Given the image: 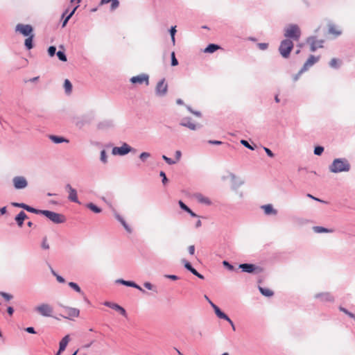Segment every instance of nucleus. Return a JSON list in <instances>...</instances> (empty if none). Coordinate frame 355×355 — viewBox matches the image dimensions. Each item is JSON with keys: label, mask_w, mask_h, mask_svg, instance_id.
Segmentation results:
<instances>
[{"label": "nucleus", "mask_w": 355, "mask_h": 355, "mask_svg": "<svg viewBox=\"0 0 355 355\" xmlns=\"http://www.w3.org/2000/svg\"><path fill=\"white\" fill-rule=\"evenodd\" d=\"M35 311L44 317H52L53 309L49 304H41L35 308Z\"/></svg>", "instance_id": "0eeeda50"}, {"label": "nucleus", "mask_w": 355, "mask_h": 355, "mask_svg": "<svg viewBox=\"0 0 355 355\" xmlns=\"http://www.w3.org/2000/svg\"><path fill=\"white\" fill-rule=\"evenodd\" d=\"M135 153L136 149L132 148L130 145L126 143H123L121 146L114 147L112 150V154L114 155L124 156L129 153Z\"/></svg>", "instance_id": "39448f33"}, {"label": "nucleus", "mask_w": 355, "mask_h": 355, "mask_svg": "<svg viewBox=\"0 0 355 355\" xmlns=\"http://www.w3.org/2000/svg\"><path fill=\"white\" fill-rule=\"evenodd\" d=\"M103 305L107 307L111 308L116 311H119L121 315H122L124 317H127V313L125 309L121 306L119 305L118 304L106 301L103 303Z\"/></svg>", "instance_id": "f3484780"}, {"label": "nucleus", "mask_w": 355, "mask_h": 355, "mask_svg": "<svg viewBox=\"0 0 355 355\" xmlns=\"http://www.w3.org/2000/svg\"><path fill=\"white\" fill-rule=\"evenodd\" d=\"M69 341H70L69 335H66L65 336H64L59 343V349H58L64 352Z\"/></svg>", "instance_id": "c85d7f7f"}, {"label": "nucleus", "mask_w": 355, "mask_h": 355, "mask_svg": "<svg viewBox=\"0 0 355 355\" xmlns=\"http://www.w3.org/2000/svg\"><path fill=\"white\" fill-rule=\"evenodd\" d=\"M78 7V6H76V7H74L72 10L69 12V9H66L64 10V12L62 14V27L64 28V26H66V25L67 24L69 20L71 19V17L73 16V15L74 14V12H76L77 8Z\"/></svg>", "instance_id": "a211bd4d"}, {"label": "nucleus", "mask_w": 355, "mask_h": 355, "mask_svg": "<svg viewBox=\"0 0 355 355\" xmlns=\"http://www.w3.org/2000/svg\"><path fill=\"white\" fill-rule=\"evenodd\" d=\"M210 305L213 308L215 314L220 319H223L225 318H227V315L217 305H216L213 302H210Z\"/></svg>", "instance_id": "393cba45"}, {"label": "nucleus", "mask_w": 355, "mask_h": 355, "mask_svg": "<svg viewBox=\"0 0 355 355\" xmlns=\"http://www.w3.org/2000/svg\"><path fill=\"white\" fill-rule=\"evenodd\" d=\"M207 142L211 145H220L223 144L221 141L218 140H209Z\"/></svg>", "instance_id": "e2e57ef3"}, {"label": "nucleus", "mask_w": 355, "mask_h": 355, "mask_svg": "<svg viewBox=\"0 0 355 355\" xmlns=\"http://www.w3.org/2000/svg\"><path fill=\"white\" fill-rule=\"evenodd\" d=\"M0 296L3 297V299L8 302L11 300L13 298L12 295L6 293V292H3V291H0Z\"/></svg>", "instance_id": "a18cd8bd"}, {"label": "nucleus", "mask_w": 355, "mask_h": 355, "mask_svg": "<svg viewBox=\"0 0 355 355\" xmlns=\"http://www.w3.org/2000/svg\"><path fill=\"white\" fill-rule=\"evenodd\" d=\"M65 310V312L67 315H62V317L66 319L72 320L73 318H77L80 315V310L76 308H73L70 306H62Z\"/></svg>", "instance_id": "ddd939ff"}, {"label": "nucleus", "mask_w": 355, "mask_h": 355, "mask_svg": "<svg viewBox=\"0 0 355 355\" xmlns=\"http://www.w3.org/2000/svg\"><path fill=\"white\" fill-rule=\"evenodd\" d=\"M55 277H56V279L59 283H65V279L62 276L57 274Z\"/></svg>", "instance_id": "0e129e2a"}, {"label": "nucleus", "mask_w": 355, "mask_h": 355, "mask_svg": "<svg viewBox=\"0 0 355 355\" xmlns=\"http://www.w3.org/2000/svg\"><path fill=\"white\" fill-rule=\"evenodd\" d=\"M339 310H340V311L343 312L344 313H345V314H346L347 315H348L349 318H352V319L355 318V315H354L353 313H352V312L349 311H348L347 309H345V307H343V306H340L339 307Z\"/></svg>", "instance_id": "49530a36"}, {"label": "nucleus", "mask_w": 355, "mask_h": 355, "mask_svg": "<svg viewBox=\"0 0 355 355\" xmlns=\"http://www.w3.org/2000/svg\"><path fill=\"white\" fill-rule=\"evenodd\" d=\"M182 263H183L184 265V267L188 270L190 272H191L192 274L196 270L193 267V266L191 265V263L188 261L187 260H186L185 259H182Z\"/></svg>", "instance_id": "f704fd0d"}, {"label": "nucleus", "mask_w": 355, "mask_h": 355, "mask_svg": "<svg viewBox=\"0 0 355 355\" xmlns=\"http://www.w3.org/2000/svg\"><path fill=\"white\" fill-rule=\"evenodd\" d=\"M116 283L124 285L125 286L137 288L143 293L146 292L145 290H144L139 285H138L133 281H128L123 279H118L116 280Z\"/></svg>", "instance_id": "6ab92c4d"}, {"label": "nucleus", "mask_w": 355, "mask_h": 355, "mask_svg": "<svg viewBox=\"0 0 355 355\" xmlns=\"http://www.w3.org/2000/svg\"><path fill=\"white\" fill-rule=\"evenodd\" d=\"M175 161H176V162H178V161L180 159V158H181V156H182V153H181V151H180V150H176V151H175Z\"/></svg>", "instance_id": "774afa93"}, {"label": "nucleus", "mask_w": 355, "mask_h": 355, "mask_svg": "<svg viewBox=\"0 0 355 355\" xmlns=\"http://www.w3.org/2000/svg\"><path fill=\"white\" fill-rule=\"evenodd\" d=\"M162 158L169 165H173V164H175L176 163V161H175L174 159H171L170 157H168L165 155H163L162 156Z\"/></svg>", "instance_id": "864d4df0"}, {"label": "nucleus", "mask_w": 355, "mask_h": 355, "mask_svg": "<svg viewBox=\"0 0 355 355\" xmlns=\"http://www.w3.org/2000/svg\"><path fill=\"white\" fill-rule=\"evenodd\" d=\"M258 288L261 295L265 297H270L274 295V292L269 288H263L260 286H259Z\"/></svg>", "instance_id": "2f4dec72"}, {"label": "nucleus", "mask_w": 355, "mask_h": 355, "mask_svg": "<svg viewBox=\"0 0 355 355\" xmlns=\"http://www.w3.org/2000/svg\"><path fill=\"white\" fill-rule=\"evenodd\" d=\"M25 331L28 334H36L35 328L33 327H28L25 329Z\"/></svg>", "instance_id": "69168bd1"}, {"label": "nucleus", "mask_w": 355, "mask_h": 355, "mask_svg": "<svg viewBox=\"0 0 355 355\" xmlns=\"http://www.w3.org/2000/svg\"><path fill=\"white\" fill-rule=\"evenodd\" d=\"M261 207L266 215H276L277 214V211L270 204L262 205Z\"/></svg>", "instance_id": "a878e982"}, {"label": "nucleus", "mask_w": 355, "mask_h": 355, "mask_svg": "<svg viewBox=\"0 0 355 355\" xmlns=\"http://www.w3.org/2000/svg\"><path fill=\"white\" fill-rule=\"evenodd\" d=\"M168 90V85L165 83V79L162 78L160 80L155 88V94L158 96H164Z\"/></svg>", "instance_id": "f8f14e48"}, {"label": "nucleus", "mask_w": 355, "mask_h": 355, "mask_svg": "<svg viewBox=\"0 0 355 355\" xmlns=\"http://www.w3.org/2000/svg\"><path fill=\"white\" fill-rule=\"evenodd\" d=\"M34 37H35V35L26 37V38L24 41V46L27 50H31L34 47V42H33Z\"/></svg>", "instance_id": "7c9ffc66"}, {"label": "nucleus", "mask_w": 355, "mask_h": 355, "mask_svg": "<svg viewBox=\"0 0 355 355\" xmlns=\"http://www.w3.org/2000/svg\"><path fill=\"white\" fill-rule=\"evenodd\" d=\"M314 297L315 299H319L322 302H332L334 301V297L330 293L328 292L317 293L315 295Z\"/></svg>", "instance_id": "aec40b11"}, {"label": "nucleus", "mask_w": 355, "mask_h": 355, "mask_svg": "<svg viewBox=\"0 0 355 355\" xmlns=\"http://www.w3.org/2000/svg\"><path fill=\"white\" fill-rule=\"evenodd\" d=\"M178 204L180 205V207L184 210V211H189V207L186 205L184 204L182 200H179L178 202Z\"/></svg>", "instance_id": "13d9d810"}, {"label": "nucleus", "mask_w": 355, "mask_h": 355, "mask_svg": "<svg viewBox=\"0 0 355 355\" xmlns=\"http://www.w3.org/2000/svg\"><path fill=\"white\" fill-rule=\"evenodd\" d=\"M15 31L20 33L24 37L35 35L33 33V28L30 24H18L15 26Z\"/></svg>", "instance_id": "6e6552de"}, {"label": "nucleus", "mask_w": 355, "mask_h": 355, "mask_svg": "<svg viewBox=\"0 0 355 355\" xmlns=\"http://www.w3.org/2000/svg\"><path fill=\"white\" fill-rule=\"evenodd\" d=\"M306 42L310 44V50L314 52L318 48H322L324 41L323 40H317L316 36H310L306 39Z\"/></svg>", "instance_id": "9d476101"}, {"label": "nucleus", "mask_w": 355, "mask_h": 355, "mask_svg": "<svg viewBox=\"0 0 355 355\" xmlns=\"http://www.w3.org/2000/svg\"><path fill=\"white\" fill-rule=\"evenodd\" d=\"M86 207L95 214H99L102 211L101 208H100L93 202L87 203L86 205Z\"/></svg>", "instance_id": "72a5a7b5"}, {"label": "nucleus", "mask_w": 355, "mask_h": 355, "mask_svg": "<svg viewBox=\"0 0 355 355\" xmlns=\"http://www.w3.org/2000/svg\"><path fill=\"white\" fill-rule=\"evenodd\" d=\"M223 266L230 271H235L234 266L230 263L228 261L224 260L223 261Z\"/></svg>", "instance_id": "37998d69"}, {"label": "nucleus", "mask_w": 355, "mask_h": 355, "mask_svg": "<svg viewBox=\"0 0 355 355\" xmlns=\"http://www.w3.org/2000/svg\"><path fill=\"white\" fill-rule=\"evenodd\" d=\"M351 165L346 158H336L329 166V170L333 173L348 172L350 171Z\"/></svg>", "instance_id": "f257e3e1"}, {"label": "nucleus", "mask_w": 355, "mask_h": 355, "mask_svg": "<svg viewBox=\"0 0 355 355\" xmlns=\"http://www.w3.org/2000/svg\"><path fill=\"white\" fill-rule=\"evenodd\" d=\"M144 286L148 290L154 291L155 292H157L156 287L153 285L150 282H146L144 284Z\"/></svg>", "instance_id": "09e8293b"}, {"label": "nucleus", "mask_w": 355, "mask_h": 355, "mask_svg": "<svg viewBox=\"0 0 355 355\" xmlns=\"http://www.w3.org/2000/svg\"><path fill=\"white\" fill-rule=\"evenodd\" d=\"M28 218V216L24 211H21L15 217V220L18 227H21L24 223V220Z\"/></svg>", "instance_id": "b1692460"}, {"label": "nucleus", "mask_w": 355, "mask_h": 355, "mask_svg": "<svg viewBox=\"0 0 355 355\" xmlns=\"http://www.w3.org/2000/svg\"><path fill=\"white\" fill-rule=\"evenodd\" d=\"M189 254L193 255L195 253V246L193 245H189L188 248Z\"/></svg>", "instance_id": "338daca9"}, {"label": "nucleus", "mask_w": 355, "mask_h": 355, "mask_svg": "<svg viewBox=\"0 0 355 355\" xmlns=\"http://www.w3.org/2000/svg\"><path fill=\"white\" fill-rule=\"evenodd\" d=\"M313 229V231L316 233H328L333 232V230L328 229L322 226H314Z\"/></svg>", "instance_id": "c9c22d12"}, {"label": "nucleus", "mask_w": 355, "mask_h": 355, "mask_svg": "<svg viewBox=\"0 0 355 355\" xmlns=\"http://www.w3.org/2000/svg\"><path fill=\"white\" fill-rule=\"evenodd\" d=\"M111 2V10H114L119 6V0H101V4H106Z\"/></svg>", "instance_id": "473e14b6"}, {"label": "nucleus", "mask_w": 355, "mask_h": 355, "mask_svg": "<svg viewBox=\"0 0 355 355\" xmlns=\"http://www.w3.org/2000/svg\"><path fill=\"white\" fill-rule=\"evenodd\" d=\"M69 286L73 289L76 292L78 293H83L82 290L80 287L78 286V284L73 282H70L68 284Z\"/></svg>", "instance_id": "ea45409f"}, {"label": "nucleus", "mask_w": 355, "mask_h": 355, "mask_svg": "<svg viewBox=\"0 0 355 355\" xmlns=\"http://www.w3.org/2000/svg\"><path fill=\"white\" fill-rule=\"evenodd\" d=\"M130 82L132 84H145L146 85H149V76L146 73H141L139 75L132 76L130 79Z\"/></svg>", "instance_id": "9b49d317"}, {"label": "nucleus", "mask_w": 355, "mask_h": 355, "mask_svg": "<svg viewBox=\"0 0 355 355\" xmlns=\"http://www.w3.org/2000/svg\"><path fill=\"white\" fill-rule=\"evenodd\" d=\"M11 205L14 207H19V208H22L24 209V210L28 211V212H31V213H33V214H37V209H36L35 207H33L28 205H26L24 202H11Z\"/></svg>", "instance_id": "412c9836"}, {"label": "nucleus", "mask_w": 355, "mask_h": 355, "mask_svg": "<svg viewBox=\"0 0 355 355\" xmlns=\"http://www.w3.org/2000/svg\"><path fill=\"white\" fill-rule=\"evenodd\" d=\"M192 119L191 117H184L182 119V121L180 123V125L186 128H188L189 129L191 130H196L198 128H200L201 127L200 125H196L191 122Z\"/></svg>", "instance_id": "4468645a"}, {"label": "nucleus", "mask_w": 355, "mask_h": 355, "mask_svg": "<svg viewBox=\"0 0 355 355\" xmlns=\"http://www.w3.org/2000/svg\"><path fill=\"white\" fill-rule=\"evenodd\" d=\"M284 36L286 39H292L297 41L300 40L301 36V31L300 27L297 24H290L285 30Z\"/></svg>", "instance_id": "20e7f679"}, {"label": "nucleus", "mask_w": 355, "mask_h": 355, "mask_svg": "<svg viewBox=\"0 0 355 355\" xmlns=\"http://www.w3.org/2000/svg\"><path fill=\"white\" fill-rule=\"evenodd\" d=\"M113 212L114 214V216L116 218V219L123 225V227H124V229L128 232V233H131L132 232V229L131 227L127 224V223L125 222V220H124V218L120 215L119 214L115 209H113Z\"/></svg>", "instance_id": "4be33fe9"}, {"label": "nucleus", "mask_w": 355, "mask_h": 355, "mask_svg": "<svg viewBox=\"0 0 355 355\" xmlns=\"http://www.w3.org/2000/svg\"><path fill=\"white\" fill-rule=\"evenodd\" d=\"M72 87H73L71 83L68 79H65L64 81V88L65 92L67 94H70L72 91Z\"/></svg>", "instance_id": "58836bf2"}, {"label": "nucleus", "mask_w": 355, "mask_h": 355, "mask_svg": "<svg viewBox=\"0 0 355 355\" xmlns=\"http://www.w3.org/2000/svg\"><path fill=\"white\" fill-rule=\"evenodd\" d=\"M239 268L243 272H247L250 274H259L263 271V268L256 266L254 263H240L239 265Z\"/></svg>", "instance_id": "423d86ee"}, {"label": "nucleus", "mask_w": 355, "mask_h": 355, "mask_svg": "<svg viewBox=\"0 0 355 355\" xmlns=\"http://www.w3.org/2000/svg\"><path fill=\"white\" fill-rule=\"evenodd\" d=\"M324 152V147L322 146H316L314 148L313 153L315 155L320 156Z\"/></svg>", "instance_id": "c03bdc74"}, {"label": "nucleus", "mask_w": 355, "mask_h": 355, "mask_svg": "<svg viewBox=\"0 0 355 355\" xmlns=\"http://www.w3.org/2000/svg\"><path fill=\"white\" fill-rule=\"evenodd\" d=\"M329 33L336 36H339L342 34V31L337 30L336 26L333 24H329Z\"/></svg>", "instance_id": "e433bc0d"}, {"label": "nucleus", "mask_w": 355, "mask_h": 355, "mask_svg": "<svg viewBox=\"0 0 355 355\" xmlns=\"http://www.w3.org/2000/svg\"><path fill=\"white\" fill-rule=\"evenodd\" d=\"M49 139H51V141L52 142H53L54 144H61V143H63V142H69V141L64 138V137H62V136H58V135H49Z\"/></svg>", "instance_id": "cd10ccee"}, {"label": "nucleus", "mask_w": 355, "mask_h": 355, "mask_svg": "<svg viewBox=\"0 0 355 355\" xmlns=\"http://www.w3.org/2000/svg\"><path fill=\"white\" fill-rule=\"evenodd\" d=\"M65 189L68 191L69 192V196H68V199L73 202H75V203H78V204H80L78 198V196H77V191L75 189H73L70 184H67L66 186H65Z\"/></svg>", "instance_id": "2eb2a0df"}, {"label": "nucleus", "mask_w": 355, "mask_h": 355, "mask_svg": "<svg viewBox=\"0 0 355 355\" xmlns=\"http://www.w3.org/2000/svg\"><path fill=\"white\" fill-rule=\"evenodd\" d=\"M150 157V154L147 152H143L139 155V159L143 162H145L146 160Z\"/></svg>", "instance_id": "603ef678"}, {"label": "nucleus", "mask_w": 355, "mask_h": 355, "mask_svg": "<svg viewBox=\"0 0 355 355\" xmlns=\"http://www.w3.org/2000/svg\"><path fill=\"white\" fill-rule=\"evenodd\" d=\"M220 49H221V47L219 45L211 43L209 44L207 46V47L204 49V52L208 53H213Z\"/></svg>", "instance_id": "c756f323"}, {"label": "nucleus", "mask_w": 355, "mask_h": 355, "mask_svg": "<svg viewBox=\"0 0 355 355\" xmlns=\"http://www.w3.org/2000/svg\"><path fill=\"white\" fill-rule=\"evenodd\" d=\"M56 55L58 58L62 62H66L67 60V55L65 54L64 51L59 50L56 53Z\"/></svg>", "instance_id": "a19ab883"}, {"label": "nucleus", "mask_w": 355, "mask_h": 355, "mask_svg": "<svg viewBox=\"0 0 355 355\" xmlns=\"http://www.w3.org/2000/svg\"><path fill=\"white\" fill-rule=\"evenodd\" d=\"M257 46H258L259 49L264 51V50H266L268 49V43H265V42L258 43Z\"/></svg>", "instance_id": "bf43d9fd"}, {"label": "nucleus", "mask_w": 355, "mask_h": 355, "mask_svg": "<svg viewBox=\"0 0 355 355\" xmlns=\"http://www.w3.org/2000/svg\"><path fill=\"white\" fill-rule=\"evenodd\" d=\"M329 66L334 69H338L340 66V62L336 58H332L329 62Z\"/></svg>", "instance_id": "79ce46f5"}, {"label": "nucleus", "mask_w": 355, "mask_h": 355, "mask_svg": "<svg viewBox=\"0 0 355 355\" xmlns=\"http://www.w3.org/2000/svg\"><path fill=\"white\" fill-rule=\"evenodd\" d=\"M12 184L15 189L20 190L27 187L28 181L25 177L17 175L12 178Z\"/></svg>", "instance_id": "1a4fd4ad"}, {"label": "nucleus", "mask_w": 355, "mask_h": 355, "mask_svg": "<svg viewBox=\"0 0 355 355\" xmlns=\"http://www.w3.org/2000/svg\"><path fill=\"white\" fill-rule=\"evenodd\" d=\"M171 66L175 67V66L178 65L179 62H178V59L175 57V54L174 51H173L171 53Z\"/></svg>", "instance_id": "de8ad7c7"}, {"label": "nucleus", "mask_w": 355, "mask_h": 355, "mask_svg": "<svg viewBox=\"0 0 355 355\" xmlns=\"http://www.w3.org/2000/svg\"><path fill=\"white\" fill-rule=\"evenodd\" d=\"M320 60V56H315L313 55H311L307 60L305 62L302 67L301 68V72H304L309 69V67L313 66L315 63H316Z\"/></svg>", "instance_id": "dca6fc26"}, {"label": "nucleus", "mask_w": 355, "mask_h": 355, "mask_svg": "<svg viewBox=\"0 0 355 355\" xmlns=\"http://www.w3.org/2000/svg\"><path fill=\"white\" fill-rule=\"evenodd\" d=\"M263 150L268 157H275V154L272 153V151L270 148H268L267 147H263Z\"/></svg>", "instance_id": "052dcab7"}, {"label": "nucleus", "mask_w": 355, "mask_h": 355, "mask_svg": "<svg viewBox=\"0 0 355 355\" xmlns=\"http://www.w3.org/2000/svg\"><path fill=\"white\" fill-rule=\"evenodd\" d=\"M101 161L103 163H106L107 162V155H106V152L105 150H102L101 151Z\"/></svg>", "instance_id": "6e6d98bb"}, {"label": "nucleus", "mask_w": 355, "mask_h": 355, "mask_svg": "<svg viewBox=\"0 0 355 355\" xmlns=\"http://www.w3.org/2000/svg\"><path fill=\"white\" fill-rule=\"evenodd\" d=\"M241 144L242 145H243L245 148H248L250 150H254V147L255 146H252V145H250L247 140L241 139Z\"/></svg>", "instance_id": "5fc2aeb1"}, {"label": "nucleus", "mask_w": 355, "mask_h": 355, "mask_svg": "<svg viewBox=\"0 0 355 355\" xmlns=\"http://www.w3.org/2000/svg\"><path fill=\"white\" fill-rule=\"evenodd\" d=\"M164 277L173 281H176L180 279V277L175 275H166Z\"/></svg>", "instance_id": "680f3d73"}, {"label": "nucleus", "mask_w": 355, "mask_h": 355, "mask_svg": "<svg viewBox=\"0 0 355 355\" xmlns=\"http://www.w3.org/2000/svg\"><path fill=\"white\" fill-rule=\"evenodd\" d=\"M230 177L231 178L232 183V188L233 189H237L239 187H240L241 185L244 184V181L241 179H238L235 174L233 173H230Z\"/></svg>", "instance_id": "5701e85b"}, {"label": "nucleus", "mask_w": 355, "mask_h": 355, "mask_svg": "<svg viewBox=\"0 0 355 355\" xmlns=\"http://www.w3.org/2000/svg\"><path fill=\"white\" fill-rule=\"evenodd\" d=\"M48 54L50 57H53L56 54V47L55 46H50L48 48Z\"/></svg>", "instance_id": "8fccbe9b"}, {"label": "nucleus", "mask_w": 355, "mask_h": 355, "mask_svg": "<svg viewBox=\"0 0 355 355\" xmlns=\"http://www.w3.org/2000/svg\"><path fill=\"white\" fill-rule=\"evenodd\" d=\"M113 126L112 121H104L98 124V129H105Z\"/></svg>", "instance_id": "4c0bfd02"}, {"label": "nucleus", "mask_w": 355, "mask_h": 355, "mask_svg": "<svg viewBox=\"0 0 355 355\" xmlns=\"http://www.w3.org/2000/svg\"><path fill=\"white\" fill-rule=\"evenodd\" d=\"M37 214L43 215L55 224H61L66 221L63 214L56 213L50 210L37 209Z\"/></svg>", "instance_id": "f03ea898"}, {"label": "nucleus", "mask_w": 355, "mask_h": 355, "mask_svg": "<svg viewBox=\"0 0 355 355\" xmlns=\"http://www.w3.org/2000/svg\"><path fill=\"white\" fill-rule=\"evenodd\" d=\"M195 198L198 200V202L201 204H205L206 205H211V201L207 197L204 196L202 193H198L195 194Z\"/></svg>", "instance_id": "bb28decb"}, {"label": "nucleus", "mask_w": 355, "mask_h": 355, "mask_svg": "<svg viewBox=\"0 0 355 355\" xmlns=\"http://www.w3.org/2000/svg\"><path fill=\"white\" fill-rule=\"evenodd\" d=\"M42 248L44 249V250H48L49 249V245L47 242V239L46 237H44L43 239H42V245H41Z\"/></svg>", "instance_id": "4d7b16f0"}, {"label": "nucleus", "mask_w": 355, "mask_h": 355, "mask_svg": "<svg viewBox=\"0 0 355 355\" xmlns=\"http://www.w3.org/2000/svg\"><path fill=\"white\" fill-rule=\"evenodd\" d=\"M159 176L162 178V184L164 185H166L168 183V180L167 177L166 175L165 172L163 171H161L159 172Z\"/></svg>", "instance_id": "3c124183"}, {"label": "nucleus", "mask_w": 355, "mask_h": 355, "mask_svg": "<svg viewBox=\"0 0 355 355\" xmlns=\"http://www.w3.org/2000/svg\"><path fill=\"white\" fill-rule=\"evenodd\" d=\"M293 42L289 39L283 40L279 46V52L284 58H288L293 49Z\"/></svg>", "instance_id": "7ed1b4c3"}]
</instances>
